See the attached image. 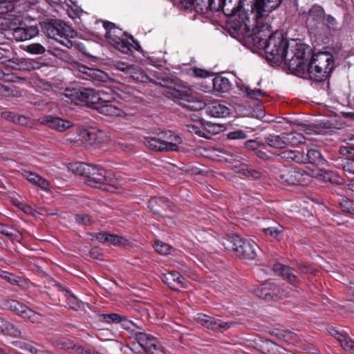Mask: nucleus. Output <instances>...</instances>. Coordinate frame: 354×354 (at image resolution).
<instances>
[{"mask_svg": "<svg viewBox=\"0 0 354 354\" xmlns=\"http://www.w3.org/2000/svg\"><path fill=\"white\" fill-rule=\"evenodd\" d=\"M167 86L168 90L166 96L187 110L197 111L206 107V111L209 115L218 118H226L230 114V109L218 101H214L206 105L203 100L192 95L190 88L180 86L177 88L168 85Z\"/></svg>", "mask_w": 354, "mask_h": 354, "instance_id": "obj_1", "label": "nucleus"}, {"mask_svg": "<svg viewBox=\"0 0 354 354\" xmlns=\"http://www.w3.org/2000/svg\"><path fill=\"white\" fill-rule=\"evenodd\" d=\"M334 67V57L330 53L318 52L311 56L302 76L317 83L323 82L329 79Z\"/></svg>", "mask_w": 354, "mask_h": 354, "instance_id": "obj_2", "label": "nucleus"}, {"mask_svg": "<svg viewBox=\"0 0 354 354\" xmlns=\"http://www.w3.org/2000/svg\"><path fill=\"white\" fill-rule=\"evenodd\" d=\"M254 17L246 19V21L241 22V25L236 26V32L241 33H250L248 39L252 44L259 49H263L266 46L268 39L272 35L271 26L266 22L268 17L261 19H254Z\"/></svg>", "mask_w": 354, "mask_h": 354, "instance_id": "obj_3", "label": "nucleus"}, {"mask_svg": "<svg viewBox=\"0 0 354 354\" xmlns=\"http://www.w3.org/2000/svg\"><path fill=\"white\" fill-rule=\"evenodd\" d=\"M181 142V138L173 131L162 130L151 133L143 140L145 147L154 151H178Z\"/></svg>", "mask_w": 354, "mask_h": 354, "instance_id": "obj_4", "label": "nucleus"}, {"mask_svg": "<svg viewBox=\"0 0 354 354\" xmlns=\"http://www.w3.org/2000/svg\"><path fill=\"white\" fill-rule=\"evenodd\" d=\"M224 248L241 259L253 260L257 257L258 245L251 240L241 238L238 234L224 237L222 240Z\"/></svg>", "mask_w": 354, "mask_h": 354, "instance_id": "obj_5", "label": "nucleus"}, {"mask_svg": "<svg viewBox=\"0 0 354 354\" xmlns=\"http://www.w3.org/2000/svg\"><path fill=\"white\" fill-rule=\"evenodd\" d=\"M312 49L308 46L295 43L291 46L290 50H287L284 62L288 68L297 75H302L309 62Z\"/></svg>", "mask_w": 354, "mask_h": 354, "instance_id": "obj_6", "label": "nucleus"}, {"mask_svg": "<svg viewBox=\"0 0 354 354\" xmlns=\"http://www.w3.org/2000/svg\"><path fill=\"white\" fill-rule=\"evenodd\" d=\"M243 0H218V4L216 7L213 6L216 10H221L223 13L229 17H231V27L236 31L241 22L246 21V19L250 18V11H246L243 8Z\"/></svg>", "mask_w": 354, "mask_h": 354, "instance_id": "obj_7", "label": "nucleus"}, {"mask_svg": "<svg viewBox=\"0 0 354 354\" xmlns=\"http://www.w3.org/2000/svg\"><path fill=\"white\" fill-rule=\"evenodd\" d=\"M42 31L48 37L53 39L67 47L71 48L73 42L68 39L73 30L66 23L59 19H50L41 23Z\"/></svg>", "mask_w": 354, "mask_h": 354, "instance_id": "obj_8", "label": "nucleus"}, {"mask_svg": "<svg viewBox=\"0 0 354 354\" xmlns=\"http://www.w3.org/2000/svg\"><path fill=\"white\" fill-rule=\"evenodd\" d=\"M289 48V42L281 31H275L268 39L267 43L263 48L266 54L268 61L274 64L280 63L284 60L286 54Z\"/></svg>", "mask_w": 354, "mask_h": 354, "instance_id": "obj_9", "label": "nucleus"}, {"mask_svg": "<svg viewBox=\"0 0 354 354\" xmlns=\"http://www.w3.org/2000/svg\"><path fill=\"white\" fill-rule=\"evenodd\" d=\"M282 0H243V4L246 11H250L254 19L268 17L270 13L277 9Z\"/></svg>", "mask_w": 354, "mask_h": 354, "instance_id": "obj_10", "label": "nucleus"}, {"mask_svg": "<svg viewBox=\"0 0 354 354\" xmlns=\"http://www.w3.org/2000/svg\"><path fill=\"white\" fill-rule=\"evenodd\" d=\"M103 26L106 30L105 37L109 40L110 44L120 51L128 53L131 45L124 38L127 33L111 21H104Z\"/></svg>", "mask_w": 354, "mask_h": 354, "instance_id": "obj_11", "label": "nucleus"}, {"mask_svg": "<svg viewBox=\"0 0 354 354\" xmlns=\"http://www.w3.org/2000/svg\"><path fill=\"white\" fill-rule=\"evenodd\" d=\"M87 174V183L91 187L102 189V186L109 185L113 180V173L97 165H91Z\"/></svg>", "mask_w": 354, "mask_h": 354, "instance_id": "obj_12", "label": "nucleus"}, {"mask_svg": "<svg viewBox=\"0 0 354 354\" xmlns=\"http://www.w3.org/2000/svg\"><path fill=\"white\" fill-rule=\"evenodd\" d=\"M134 340L147 354H162V346L158 338L143 329L134 333Z\"/></svg>", "mask_w": 354, "mask_h": 354, "instance_id": "obj_13", "label": "nucleus"}, {"mask_svg": "<svg viewBox=\"0 0 354 354\" xmlns=\"http://www.w3.org/2000/svg\"><path fill=\"white\" fill-rule=\"evenodd\" d=\"M311 176L304 170L285 169L280 171L278 178L281 183L288 185L304 186Z\"/></svg>", "mask_w": 354, "mask_h": 354, "instance_id": "obj_14", "label": "nucleus"}, {"mask_svg": "<svg viewBox=\"0 0 354 354\" xmlns=\"http://www.w3.org/2000/svg\"><path fill=\"white\" fill-rule=\"evenodd\" d=\"M148 207L153 214L163 218H169L168 212H174L172 202L165 197H151L148 202Z\"/></svg>", "mask_w": 354, "mask_h": 354, "instance_id": "obj_15", "label": "nucleus"}, {"mask_svg": "<svg viewBox=\"0 0 354 354\" xmlns=\"http://www.w3.org/2000/svg\"><path fill=\"white\" fill-rule=\"evenodd\" d=\"M254 293L266 301L277 300L286 296L283 290H280L275 283L270 282L261 284L254 290Z\"/></svg>", "mask_w": 354, "mask_h": 354, "instance_id": "obj_16", "label": "nucleus"}, {"mask_svg": "<svg viewBox=\"0 0 354 354\" xmlns=\"http://www.w3.org/2000/svg\"><path fill=\"white\" fill-rule=\"evenodd\" d=\"M196 322L208 329L223 332L228 329L232 323L224 322L214 317H211L203 313H198L196 317Z\"/></svg>", "mask_w": 354, "mask_h": 354, "instance_id": "obj_17", "label": "nucleus"}, {"mask_svg": "<svg viewBox=\"0 0 354 354\" xmlns=\"http://www.w3.org/2000/svg\"><path fill=\"white\" fill-rule=\"evenodd\" d=\"M180 3L187 9L194 10L201 14H207L209 11L219 12L213 9L216 7L218 0H180Z\"/></svg>", "mask_w": 354, "mask_h": 354, "instance_id": "obj_18", "label": "nucleus"}, {"mask_svg": "<svg viewBox=\"0 0 354 354\" xmlns=\"http://www.w3.org/2000/svg\"><path fill=\"white\" fill-rule=\"evenodd\" d=\"M80 136L89 145L95 147H100L108 140L107 136L103 131L93 128L81 129Z\"/></svg>", "mask_w": 354, "mask_h": 354, "instance_id": "obj_19", "label": "nucleus"}, {"mask_svg": "<svg viewBox=\"0 0 354 354\" xmlns=\"http://www.w3.org/2000/svg\"><path fill=\"white\" fill-rule=\"evenodd\" d=\"M9 33L17 41H23L37 36L39 34V29L36 26H28L21 22L18 27L11 29Z\"/></svg>", "mask_w": 354, "mask_h": 354, "instance_id": "obj_20", "label": "nucleus"}, {"mask_svg": "<svg viewBox=\"0 0 354 354\" xmlns=\"http://www.w3.org/2000/svg\"><path fill=\"white\" fill-rule=\"evenodd\" d=\"M41 124L59 132H63L73 126L71 121L51 115L41 118Z\"/></svg>", "mask_w": 354, "mask_h": 354, "instance_id": "obj_21", "label": "nucleus"}, {"mask_svg": "<svg viewBox=\"0 0 354 354\" xmlns=\"http://www.w3.org/2000/svg\"><path fill=\"white\" fill-rule=\"evenodd\" d=\"M162 280L170 289L174 291L178 292L180 288H187L186 279L177 271L163 274Z\"/></svg>", "mask_w": 354, "mask_h": 354, "instance_id": "obj_22", "label": "nucleus"}, {"mask_svg": "<svg viewBox=\"0 0 354 354\" xmlns=\"http://www.w3.org/2000/svg\"><path fill=\"white\" fill-rule=\"evenodd\" d=\"M273 271L292 285H296L299 281L298 277L292 272L291 268L286 265L275 263L273 266Z\"/></svg>", "mask_w": 354, "mask_h": 354, "instance_id": "obj_23", "label": "nucleus"}, {"mask_svg": "<svg viewBox=\"0 0 354 354\" xmlns=\"http://www.w3.org/2000/svg\"><path fill=\"white\" fill-rule=\"evenodd\" d=\"M281 159L287 162H294L297 164H303L304 156V151L301 150H284L278 155Z\"/></svg>", "mask_w": 354, "mask_h": 354, "instance_id": "obj_24", "label": "nucleus"}, {"mask_svg": "<svg viewBox=\"0 0 354 354\" xmlns=\"http://www.w3.org/2000/svg\"><path fill=\"white\" fill-rule=\"evenodd\" d=\"M286 138V133H283L281 135L270 134L264 138L265 143L275 149L285 148L287 146Z\"/></svg>", "mask_w": 354, "mask_h": 354, "instance_id": "obj_25", "label": "nucleus"}, {"mask_svg": "<svg viewBox=\"0 0 354 354\" xmlns=\"http://www.w3.org/2000/svg\"><path fill=\"white\" fill-rule=\"evenodd\" d=\"M116 104H118V102L109 104H102V105L97 106V111L100 113L107 116H120L122 115V111L116 105Z\"/></svg>", "mask_w": 354, "mask_h": 354, "instance_id": "obj_26", "label": "nucleus"}, {"mask_svg": "<svg viewBox=\"0 0 354 354\" xmlns=\"http://www.w3.org/2000/svg\"><path fill=\"white\" fill-rule=\"evenodd\" d=\"M236 172L251 180H259L262 176L261 171L247 165H243L237 167Z\"/></svg>", "mask_w": 354, "mask_h": 354, "instance_id": "obj_27", "label": "nucleus"}, {"mask_svg": "<svg viewBox=\"0 0 354 354\" xmlns=\"http://www.w3.org/2000/svg\"><path fill=\"white\" fill-rule=\"evenodd\" d=\"M304 161L303 164L310 163L316 165H322L325 162V160L322 157V153L317 149H310L308 150L307 153L304 152Z\"/></svg>", "mask_w": 354, "mask_h": 354, "instance_id": "obj_28", "label": "nucleus"}, {"mask_svg": "<svg viewBox=\"0 0 354 354\" xmlns=\"http://www.w3.org/2000/svg\"><path fill=\"white\" fill-rule=\"evenodd\" d=\"M214 90L218 93H227L232 88V84L230 80L225 77L216 76L212 80Z\"/></svg>", "mask_w": 354, "mask_h": 354, "instance_id": "obj_29", "label": "nucleus"}, {"mask_svg": "<svg viewBox=\"0 0 354 354\" xmlns=\"http://www.w3.org/2000/svg\"><path fill=\"white\" fill-rule=\"evenodd\" d=\"M263 354H285L286 350L271 340L266 339L261 345Z\"/></svg>", "mask_w": 354, "mask_h": 354, "instance_id": "obj_30", "label": "nucleus"}, {"mask_svg": "<svg viewBox=\"0 0 354 354\" xmlns=\"http://www.w3.org/2000/svg\"><path fill=\"white\" fill-rule=\"evenodd\" d=\"M127 75L137 82L145 83L150 81V78L143 70L136 65H132L127 69Z\"/></svg>", "mask_w": 354, "mask_h": 354, "instance_id": "obj_31", "label": "nucleus"}, {"mask_svg": "<svg viewBox=\"0 0 354 354\" xmlns=\"http://www.w3.org/2000/svg\"><path fill=\"white\" fill-rule=\"evenodd\" d=\"M19 317L34 324L41 323L43 320V317L41 314L34 311L26 305L21 312Z\"/></svg>", "mask_w": 354, "mask_h": 354, "instance_id": "obj_32", "label": "nucleus"}, {"mask_svg": "<svg viewBox=\"0 0 354 354\" xmlns=\"http://www.w3.org/2000/svg\"><path fill=\"white\" fill-rule=\"evenodd\" d=\"M1 305L3 309L10 310L18 316H19L25 306V304L17 300L10 299H3L1 302Z\"/></svg>", "mask_w": 354, "mask_h": 354, "instance_id": "obj_33", "label": "nucleus"}, {"mask_svg": "<svg viewBox=\"0 0 354 354\" xmlns=\"http://www.w3.org/2000/svg\"><path fill=\"white\" fill-rule=\"evenodd\" d=\"M71 93L72 96H74L75 100H78L77 103H84L87 106L89 100V96L92 93V88L80 87L79 88H74Z\"/></svg>", "mask_w": 354, "mask_h": 354, "instance_id": "obj_34", "label": "nucleus"}, {"mask_svg": "<svg viewBox=\"0 0 354 354\" xmlns=\"http://www.w3.org/2000/svg\"><path fill=\"white\" fill-rule=\"evenodd\" d=\"M284 227L282 225H277L276 226L263 228V232L267 236L280 241L283 237Z\"/></svg>", "mask_w": 354, "mask_h": 354, "instance_id": "obj_35", "label": "nucleus"}, {"mask_svg": "<svg viewBox=\"0 0 354 354\" xmlns=\"http://www.w3.org/2000/svg\"><path fill=\"white\" fill-rule=\"evenodd\" d=\"M91 165L84 162H75L69 165V169L74 174L86 178Z\"/></svg>", "mask_w": 354, "mask_h": 354, "instance_id": "obj_36", "label": "nucleus"}, {"mask_svg": "<svg viewBox=\"0 0 354 354\" xmlns=\"http://www.w3.org/2000/svg\"><path fill=\"white\" fill-rule=\"evenodd\" d=\"M322 178L325 182H329L335 185H343L344 180L339 175L332 171L324 170L322 171Z\"/></svg>", "mask_w": 354, "mask_h": 354, "instance_id": "obj_37", "label": "nucleus"}, {"mask_svg": "<svg viewBox=\"0 0 354 354\" xmlns=\"http://www.w3.org/2000/svg\"><path fill=\"white\" fill-rule=\"evenodd\" d=\"M122 320L121 322H120L121 326L126 330L129 331L131 334V336L133 339H134V333H136L137 332H140L141 330H142V328L141 326H138L136 324H134L133 322L128 320L127 317L122 315Z\"/></svg>", "mask_w": 354, "mask_h": 354, "instance_id": "obj_38", "label": "nucleus"}, {"mask_svg": "<svg viewBox=\"0 0 354 354\" xmlns=\"http://www.w3.org/2000/svg\"><path fill=\"white\" fill-rule=\"evenodd\" d=\"M52 344L55 347L62 350L75 349L76 347L72 341L65 337H59L54 339L52 342Z\"/></svg>", "mask_w": 354, "mask_h": 354, "instance_id": "obj_39", "label": "nucleus"}, {"mask_svg": "<svg viewBox=\"0 0 354 354\" xmlns=\"http://www.w3.org/2000/svg\"><path fill=\"white\" fill-rule=\"evenodd\" d=\"M0 233L8 237L11 241L17 240L21 236L20 234L16 229L1 223H0Z\"/></svg>", "mask_w": 354, "mask_h": 354, "instance_id": "obj_40", "label": "nucleus"}, {"mask_svg": "<svg viewBox=\"0 0 354 354\" xmlns=\"http://www.w3.org/2000/svg\"><path fill=\"white\" fill-rule=\"evenodd\" d=\"M4 335H10L14 337H21V332L14 324L5 320V324L1 330V332Z\"/></svg>", "mask_w": 354, "mask_h": 354, "instance_id": "obj_41", "label": "nucleus"}, {"mask_svg": "<svg viewBox=\"0 0 354 354\" xmlns=\"http://www.w3.org/2000/svg\"><path fill=\"white\" fill-rule=\"evenodd\" d=\"M122 315L118 313H107L99 315V320L109 324H119L122 319Z\"/></svg>", "mask_w": 354, "mask_h": 354, "instance_id": "obj_42", "label": "nucleus"}, {"mask_svg": "<svg viewBox=\"0 0 354 354\" xmlns=\"http://www.w3.org/2000/svg\"><path fill=\"white\" fill-rule=\"evenodd\" d=\"M85 73L92 80L103 82L106 77V74L101 70L96 68H87Z\"/></svg>", "mask_w": 354, "mask_h": 354, "instance_id": "obj_43", "label": "nucleus"}, {"mask_svg": "<svg viewBox=\"0 0 354 354\" xmlns=\"http://www.w3.org/2000/svg\"><path fill=\"white\" fill-rule=\"evenodd\" d=\"M305 138L301 133H286V141L287 145L290 143L292 145H297L300 143L304 142Z\"/></svg>", "mask_w": 354, "mask_h": 354, "instance_id": "obj_44", "label": "nucleus"}, {"mask_svg": "<svg viewBox=\"0 0 354 354\" xmlns=\"http://www.w3.org/2000/svg\"><path fill=\"white\" fill-rule=\"evenodd\" d=\"M339 165L345 174L354 175V158H342Z\"/></svg>", "mask_w": 354, "mask_h": 354, "instance_id": "obj_45", "label": "nucleus"}, {"mask_svg": "<svg viewBox=\"0 0 354 354\" xmlns=\"http://www.w3.org/2000/svg\"><path fill=\"white\" fill-rule=\"evenodd\" d=\"M100 105H102V102L99 90L96 91L92 88V93H91L89 96V100L87 106L97 110V106H100Z\"/></svg>", "mask_w": 354, "mask_h": 354, "instance_id": "obj_46", "label": "nucleus"}, {"mask_svg": "<svg viewBox=\"0 0 354 354\" xmlns=\"http://www.w3.org/2000/svg\"><path fill=\"white\" fill-rule=\"evenodd\" d=\"M324 10L319 6H313L309 11V19L312 18L313 20L319 21L324 19Z\"/></svg>", "mask_w": 354, "mask_h": 354, "instance_id": "obj_47", "label": "nucleus"}, {"mask_svg": "<svg viewBox=\"0 0 354 354\" xmlns=\"http://www.w3.org/2000/svg\"><path fill=\"white\" fill-rule=\"evenodd\" d=\"M102 104L116 102L115 93L111 90H99Z\"/></svg>", "mask_w": 354, "mask_h": 354, "instance_id": "obj_48", "label": "nucleus"}, {"mask_svg": "<svg viewBox=\"0 0 354 354\" xmlns=\"http://www.w3.org/2000/svg\"><path fill=\"white\" fill-rule=\"evenodd\" d=\"M129 244V241L123 236H120L116 234H111L109 236L108 245H119L124 246Z\"/></svg>", "mask_w": 354, "mask_h": 354, "instance_id": "obj_49", "label": "nucleus"}, {"mask_svg": "<svg viewBox=\"0 0 354 354\" xmlns=\"http://www.w3.org/2000/svg\"><path fill=\"white\" fill-rule=\"evenodd\" d=\"M25 50L32 55H41L46 51V48L39 43H33L26 46Z\"/></svg>", "mask_w": 354, "mask_h": 354, "instance_id": "obj_50", "label": "nucleus"}, {"mask_svg": "<svg viewBox=\"0 0 354 354\" xmlns=\"http://www.w3.org/2000/svg\"><path fill=\"white\" fill-rule=\"evenodd\" d=\"M67 293V304L70 308L77 310L80 308L82 302L75 297L72 292L68 290H65Z\"/></svg>", "mask_w": 354, "mask_h": 354, "instance_id": "obj_51", "label": "nucleus"}, {"mask_svg": "<svg viewBox=\"0 0 354 354\" xmlns=\"http://www.w3.org/2000/svg\"><path fill=\"white\" fill-rule=\"evenodd\" d=\"M341 209L346 213L354 216V201L348 198H343L340 202Z\"/></svg>", "mask_w": 354, "mask_h": 354, "instance_id": "obj_52", "label": "nucleus"}, {"mask_svg": "<svg viewBox=\"0 0 354 354\" xmlns=\"http://www.w3.org/2000/svg\"><path fill=\"white\" fill-rule=\"evenodd\" d=\"M247 96L252 100H258L260 97L266 95V93L261 89L254 88L252 89L249 86L245 87Z\"/></svg>", "mask_w": 354, "mask_h": 354, "instance_id": "obj_53", "label": "nucleus"}, {"mask_svg": "<svg viewBox=\"0 0 354 354\" xmlns=\"http://www.w3.org/2000/svg\"><path fill=\"white\" fill-rule=\"evenodd\" d=\"M154 248L157 252L160 254L166 255L170 253L171 246L160 241H156L154 244Z\"/></svg>", "mask_w": 354, "mask_h": 354, "instance_id": "obj_54", "label": "nucleus"}, {"mask_svg": "<svg viewBox=\"0 0 354 354\" xmlns=\"http://www.w3.org/2000/svg\"><path fill=\"white\" fill-rule=\"evenodd\" d=\"M324 21L325 25L328 27V28L331 29L333 30H338V24L335 17H333L332 15H325Z\"/></svg>", "mask_w": 354, "mask_h": 354, "instance_id": "obj_55", "label": "nucleus"}, {"mask_svg": "<svg viewBox=\"0 0 354 354\" xmlns=\"http://www.w3.org/2000/svg\"><path fill=\"white\" fill-rule=\"evenodd\" d=\"M342 347L347 351H354V342L349 337L345 336L340 342H339Z\"/></svg>", "mask_w": 354, "mask_h": 354, "instance_id": "obj_56", "label": "nucleus"}, {"mask_svg": "<svg viewBox=\"0 0 354 354\" xmlns=\"http://www.w3.org/2000/svg\"><path fill=\"white\" fill-rule=\"evenodd\" d=\"M1 277L11 284H17L21 279L20 277L16 276L15 274L7 272H3L1 274Z\"/></svg>", "mask_w": 354, "mask_h": 354, "instance_id": "obj_57", "label": "nucleus"}, {"mask_svg": "<svg viewBox=\"0 0 354 354\" xmlns=\"http://www.w3.org/2000/svg\"><path fill=\"white\" fill-rule=\"evenodd\" d=\"M22 175L25 177L29 182L36 185L38 180H39L40 176L38 174L27 171L24 170L22 172Z\"/></svg>", "mask_w": 354, "mask_h": 354, "instance_id": "obj_58", "label": "nucleus"}, {"mask_svg": "<svg viewBox=\"0 0 354 354\" xmlns=\"http://www.w3.org/2000/svg\"><path fill=\"white\" fill-rule=\"evenodd\" d=\"M189 75L198 77H206L210 75L209 72L201 68H192L189 71Z\"/></svg>", "mask_w": 354, "mask_h": 354, "instance_id": "obj_59", "label": "nucleus"}, {"mask_svg": "<svg viewBox=\"0 0 354 354\" xmlns=\"http://www.w3.org/2000/svg\"><path fill=\"white\" fill-rule=\"evenodd\" d=\"M75 218L78 224L84 225H89L91 221V216L88 214H76Z\"/></svg>", "mask_w": 354, "mask_h": 354, "instance_id": "obj_60", "label": "nucleus"}, {"mask_svg": "<svg viewBox=\"0 0 354 354\" xmlns=\"http://www.w3.org/2000/svg\"><path fill=\"white\" fill-rule=\"evenodd\" d=\"M227 137L230 140L245 139L247 138V134L242 130H237L230 132Z\"/></svg>", "mask_w": 354, "mask_h": 354, "instance_id": "obj_61", "label": "nucleus"}, {"mask_svg": "<svg viewBox=\"0 0 354 354\" xmlns=\"http://www.w3.org/2000/svg\"><path fill=\"white\" fill-rule=\"evenodd\" d=\"M261 145H263V143H260L255 140H249L245 142V147L252 151L257 150Z\"/></svg>", "mask_w": 354, "mask_h": 354, "instance_id": "obj_62", "label": "nucleus"}, {"mask_svg": "<svg viewBox=\"0 0 354 354\" xmlns=\"http://www.w3.org/2000/svg\"><path fill=\"white\" fill-rule=\"evenodd\" d=\"M12 121L21 125H26L28 124V118L24 115L12 114Z\"/></svg>", "mask_w": 354, "mask_h": 354, "instance_id": "obj_63", "label": "nucleus"}, {"mask_svg": "<svg viewBox=\"0 0 354 354\" xmlns=\"http://www.w3.org/2000/svg\"><path fill=\"white\" fill-rule=\"evenodd\" d=\"M339 152L343 156H354L353 150L351 147L348 146L347 144L345 146L340 147Z\"/></svg>", "mask_w": 354, "mask_h": 354, "instance_id": "obj_64", "label": "nucleus"}]
</instances>
